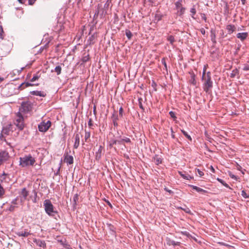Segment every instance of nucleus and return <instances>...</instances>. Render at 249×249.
<instances>
[{"instance_id":"nucleus-1","label":"nucleus","mask_w":249,"mask_h":249,"mask_svg":"<svg viewBox=\"0 0 249 249\" xmlns=\"http://www.w3.org/2000/svg\"><path fill=\"white\" fill-rule=\"evenodd\" d=\"M35 162V159L31 154H28L20 157L19 165L22 167H27L33 166Z\"/></svg>"},{"instance_id":"nucleus-2","label":"nucleus","mask_w":249,"mask_h":249,"mask_svg":"<svg viewBox=\"0 0 249 249\" xmlns=\"http://www.w3.org/2000/svg\"><path fill=\"white\" fill-rule=\"evenodd\" d=\"M43 205L44 207L45 212L49 216H53L54 213H56L54 210V207L50 200L46 199L44 200Z\"/></svg>"},{"instance_id":"nucleus-3","label":"nucleus","mask_w":249,"mask_h":249,"mask_svg":"<svg viewBox=\"0 0 249 249\" xmlns=\"http://www.w3.org/2000/svg\"><path fill=\"white\" fill-rule=\"evenodd\" d=\"M14 124L19 130L23 129L24 126L23 123V117L20 112H18L17 114Z\"/></svg>"},{"instance_id":"nucleus-4","label":"nucleus","mask_w":249,"mask_h":249,"mask_svg":"<svg viewBox=\"0 0 249 249\" xmlns=\"http://www.w3.org/2000/svg\"><path fill=\"white\" fill-rule=\"evenodd\" d=\"M33 107V103L30 101L23 102L21 104L19 110L21 112L28 113L31 111Z\"/></svg>"},{"instance_id":"nucleus-5","label":"nucleus","mask_w":249,"mask_h":249,"mask_svg":"<svg viewBox=\"0 0 249 249\" xmlns=\"http://www.w3.org/2000/svg\"><path fill=\"white\" fill-rule=\"evenodd\" d=\"M51 122L49 120L45 122L44 121L41 122L38 125V130L42 132L47 131L51 125Z\"/></svg>"},{"instance_id":"nucleus-6","label":"nucleus","mask_w":249,"mask_h":249,"mask_svg":"<svg viewBox=\"0 0 249 249\" xmlns=\"http://www.w3.org/2000/svg\"><path fill=\"white\" fill-rule=\"evenodd\" d=\"M8 153L4 150L0 149V166L9 159Z\"/></svg>"},{"instance_id":"nucleus-7","label":"nucleus","mask_w":249,"mask_h":249,"mask_svg":"<svg viewBox=\"0 0 249 249\" xmlns=\"http://www.w3.org/2000/svg\"><path fill=\"white\" fill-rule=\"evenodd\" d=\"M182 0H178L175 3L176 8L177 9L178 13L179 16L183 15L186 10L185 7H182Z\"/></svg>"},{"instance_id":"nucleus-8","label":"nucleus","mask_w":249,"mask_h":249,"mask_svg":"<svg viewBox=\"0 0 249 249\" xmlns=\"http://www.w3.org/2000/svg\"><path fill=\"white\" fill-rule=\"evenodd\" d=\"M213 87V82L211 77H206L203 85V89L204 91L208 92L209 90Z\"/></svg>"},{"instance_id":"nucleus-9","label":"nucleus","mask_w":249,"mask_h":249,"mask_svg":"<svg viewBox=\"0 0 249 249\" xmlns=\"http://www.w3.org/2000/svg\"><path fill=\"white\" fill-rule=\"evenodd\" d=\"M33 241L37 246L41 248L45 249L46 247V243L44 240H41L39 239H34Z\"/></svg>"},{"instance_id":"nucleus-10","label":"nucleus","mask_w":249,"mask_h":249,"mask_svg":"<svg viewBox=\"0 0 249 249\" xmlns=\"http://www.w3.org/2000/svg\"><path fill=\"white\" fill-rule=\"evenodd\" d=\"M64 161L68 164H71L73 162V158L72 156L67 154L65 155Z\"/></svg>"},{"instance_id":"nucleus-11","label":"nucleus","mask_w":249,"mask_h":249,"mask_svg":"<svg viewBox=\"0 0 249 249\" xmlns=\"http://www.w3.org/2000/svg\"><path fill=\"white\" fill-rule=\"evenodd\" d=\"M248 36V33L247 32L239 33L236 35V37L242 41L245 40Z\"/></svg>"},{"instance_id":"nucleus-12","label":"nucleus","mask_w":249,"mask_h":249,"mask_svg":"<svg viewBox=\"0 0 249 249\" xmlns=\"http://www.w3.org/2000/svg\"><path fill=\"white\" fill-rule=\"evenodd\" d=\"M102 146L100 145L99 146L98 150L95 152V159L96 160L99 161L102 157Z\"/></svg>"},{"instance_id":"nucleus-13","label":"nucleus","mask_w":249,"mask_h":249,"mask_svg":"<svg viewBox=\"0 0 249 249\" xmlns=\"http://www.w3.org/2000/svg\"><path fill=\"white\" fill-rule=\"evenodd\" d=\"M178 173L179 174V175L185 179L191 180L193 179L194 178L193 176H190L188 174H184L182 171H178Z\"/></svg>"},{"instance_id":"nucleus-14","label":"nucleus","mask_w":249,"mask_h":249,"mask_svg":"<svg viewBox=\"0 0 249 249\" xmlns=\"http://www.w3.org/2000/svg\"><path fill=\"white\" fill-rule=\"evenodd\" d=\"M31 94L36 96H38L40 97H45L46 95V93L42 91L34 90L31 91Z\"/></svg>"},{"instance_id":"nucleus-15","label":"nucleus","mask_w":249,"mask_h":249,"mask_svg":"<svg viewBox=\"0 0 249 249\" xmlns=\"http://www.w3.org/2000/svg\"><path fill=\"white\" fill-rule=\"evenodd\" d=\"M16 234L18 236H23L24 237H27L30 234V232H28L26 230L24 231L16 232Z\"/></svg>"},{"instance_id":"nucleus-16","label":"nucleus","mask_w":249,"mask_h":249,"mask_svg":"<svg viewBox=\"0 0 249 249\" xmlns=\"http://www.w3.org/2000/svg\"><path fill=\"white\" fill-rule=\"evenodd\" d=\"M80 144V136L78 134H76L75 135V141L73 145L74 148L76 149L78 148Z\"/></svg>"},{"instance_id":"nucleus-17","label":"nucleus","mask_w":249,"mask_h":249,"mask_svg":"<svg viewBox=\"0 0 249 249\" xmlns=\"http://www.w3.org/2000/svg\"><path fill=\"white\" fill-rule=\"evenodd\" d=\"M189 186H190L193 189L195 190L196 191L199 193H201L203 194L206 193L207 192L206 190H205L201 188H199L198 187H197L195 185H189Z\"/></svg>"},{"instance_id":"nucleus-18","label":"nucleus","mask_w":249,"mask_h":249,"mask_svg":"<svg viewBox=\"0 0 249 249\" xmlns=\"http://www.w3.org/2000/svg\"><path fill=\"white\" fill-rule=\"evenodd\" d=\"M226 29L228 31V34H231L236 29V27L234 25L230 24L227 26Z\"/></svg>"},{"instance_id":"nucleus-19","label":"nucleus","mask_w":249,"mask_h":249,"mask_svg":"<svg viewBox=\"0 0 249 249\" xmlns=\"http://www.w3.org/2000/svg\"><path fill=\"white\" fill-rule=\"evenodd\" d=\"M9 132H10V128L9 127H7V126L4 127H3V128L2 129L0 136L2 137L3 134L7 135L9 134Z\"/></svg>"},{"instance_id":"nucleus-20","label":"nucleus","mask_w":249,"mask_h":249,"mask_svg":"<svg viewBox=\"0 0 249 249\" xmlns=\"http://www.w3.org/2000/svg\"><path fill=\"white\" fill-rule=\"evenodd\" d=\"M115 144H117V140L112 139L108 142V146L109 148L113 147V145Z\"/></svg>"},{"instance_id":"nucleus-21","label":"nucleus","mask_w":249,"mask_h":249,"mask_svg":"<svg viewBox=\"0 0 249 249\" xmlns=\"http://www.w3.org/2000/svg\"><path fill=\"white\" fill-rule=\"evenodd\" d=\"M21 194L24 199H26L28 196V192L26 190L25 188H24L22 189Z\"/></svg>"},{"instance_id":"nucleus-22","label":"nucleus","mask_w":249,"mask_h":249,"mask_svg":"<svg viewBox=\"0 0 249 249\" xmlns=\"http://www.w3.org/2000/svg\"><path fill=\"white\" fill-rule=\"evenodd\" d=\"M167 244L169 245H173L174 246H179L180 244V242H176L175 241H173V240H169Z\"/></svg>"},{"instance_id":"nucleus-23","label":"nucleus","mask_w":249,"mask_h":249,"mask_svg":"<svg viewBox=\"0 0 249 249\" xmlns=\"http://www.w3.org/2000/svg\"><path fill=\"white\" fill-rule=\"evenodd\" d=\"M190 12L191 13V17L192 18H193L194 19H195L196 18L194 17V16L196 15V8H195V6L194 5L190 9Z\"/></svg>"},{"instance_id":"nucleus-24","label":"nucleus","mask_w":249,"mask_h":249,"mask_svg":"<svg viewBox=\"0 0 249 249\" xmlns=\"http://www.w3.org/2000/svg\"><path fill=\"white\" fill-rule=\"evenodd\" d=\"M211 40L213 43H216V36L215 34L212 30L211 31Z\"/></svg>"},{"instance_id":"nucleus-25","label":"nucleus","mask_w":249,"mask_h":249,"mask_svg":"<svg viewBox=\"0 0 249 249\" xmlns=\"http://www.w3.org/2000/svg\"><path fill=\"white\" fill-rule=\"evenodd\" d=\"M162 16L160 14H156L155 16V21L158 22L162 18Z\"/></svg>"},{"instance_id":"nucleus-26","label":"nucleus","mask_w":249,"mask_h":249,"mask_svg":"<svg viewBox=\"0 0 249 249\" xmlns=\"http://www.w3.org/2000/svg\"><path fill=\"white\" fill-rule=\"evenodd\" d=\"M238 74V70L237 69H235L233 70H232L231 73V77L233 78V77H235Z\"/></svg>"},{"instance_id":"nucleus-27","label":"nucleus","mask_w":249,"mask_h":249,"mask_svg":"<svg viewBox=\"0 0 249 249\" xmlns=\"http://www.w3.org/2000/svg\"><path fill=\"white\" fill-rule=\"evenodd\" d=\"M167 40L170 42V43L173 45L174 42H175V39L173 36H169L167 37Z\"/></svg>"},{"instance_id":"nucleus-28","label":"nucleus","mask_w":249,"mask_h":249,"mask_svg":"<svg viewBox=\"0 0 249 249\" xmlns=\"http://www.w3.org/2000/svg\"><path fill=\"white\" fill-rule=\"evenodd\" d=\"M125 35L128 39H130L131 37L132 36V33L128 30H126L125 31Z\"/></svg>"},{"instance_id":"nucleus-29","label":"nucleus","mask_w":249,"mask_h":249,"mask_svg":"<svg viewBox=\"0 0 249 249\" xmlns=\"http://www.w3.org/2000/svg\"><path fill=\"white\" fill-rule=\"evenodd\" d=\"M54 71L56 72L57 75L60 74L61 72V67L60 66L55 67Z\"/></svg>"},{"instance_id":"nucleus-30","label":"nucleus","mask_w":249,"mask_h":249,"mask_svg":"<svg viewBox=\"0 0 249 249\" xmlns=\"http://www.w3.org/2000/svg\"><path fill=\"white\" fill-rule=\"evenodd\" d=\"M181 132L188 140H189L190 141H192L191 137L188 134L187 132H186L184 130H181Z\"/></svg>"},{"instance_id":"nucleus-31","label":"nucleus","mask_w":249,"mask_h":249,"mask_svg":"<svg viewBox=\"0 0 249 249\" xmlns=\"http://www.w3.org/2000/svg\"><path fill=\"white\" fill-rule=\"evenodd\" d=\"M34 85V84H31V83H29V82H24V83H22L20 85V87L25 86V87H28L29 86H32Z\"/></svg>"},{"instance_id":"nucleus-32","label":"nucleus","mask_w":249,"mask_h":249,"mask_svg":"<svg viewBox=\"0 0 249 249\" xmlns=\"http://www.w3.org/2000/svg\"><path fill=\"white\" fill-rule=\"evenodd\" d=\"M78 198H79V197H78V196L77 194H75L74 195L73 197V201L74 205H76L77 201H78Z\"/></svg>"},{"instance_id":"nucleus-33","label":"nucleus","mask_w":249,"mask_h":249,"mask_svg":"<svg viewBox=\"0 0 249 249\" xmlns=\"http://www.w3.org/2000/svg\"><path fill=\"white\" fill-rule=\"evenodd\" d=\"M241 196L245 198L249 197V195H248L244 190L241 191Z\"/></svg>"},{"instance_id":"nucleus-34","label":"nucleus","mask_w":249,"mask_h":249,"mask_svg":"<svg viewBox=\"0 0 249 249\" xmlns=\"http://www.w3.org/2000/svg\"><path fill=\"white\" fill-rule=\"evenodd\" d=\"M112 121H117L118 120V116L117 113H113L112 115Z\"/></svg>"},{"instance_id":"nucleus-35","label":"nucleus","mask_w":249,"mask_h":249,"mask_svg":"<svg viewBox=\"0 0 249 249\" xmlns=\"http://www.w3.org/2000/svg\"><path fill=\"white\" fill-rule=\"evenodd\" d=\"M120 139L117 140V144L119 145H123L124 146V144L123 142V139L120 137Z\"/></svg>"},{"instance_id":"nucleus-36","label":"nucleus","mask_w":249,"mask_h":249,"mask_svg":"<svg viewBox=\"0 0 249 249\" xmlns=\"http://www.w3.org/2000/svg\"><path fill=\"white\" fill-rule=\"evenodd\" d=\"M4 194V190L3 187L0 184V198L2 197L3 195Z\"/></svg>"},{"instance_id":"nucleus-37","label":"nucleus","mask_w":249,"mask_h":249,"mask_svg":"<svg viewBox=\"0 0 249 249\" xmlns=\"http://www.w3.org/2000/svg\"><path fill=\"white\" fill-rule=\"evenodd\" d=\"M3 28L1 25H0V38L3 39Z\"/></svg>"},{"instance_id":"nucleus-38","label":"nucleus","mask_w":249,"mask_h":249,"mask_svg":"<svg viewBox=\"0 0 249 249\" xmlns=\"http://www.w3.org/2000/svg\"><path fill=\"white\" fill-rule=\"evenodd\" d=\"M122 139H123L124 143L125 142H126V143H130L131 142V140L128 138L124 137V138H122Z\"/></svg>"},{"instance_id":"nucleus-39","label":"nucleus","mask_w":249,"mask_h":249,"mask_svg":"<svg viewBox=\"0 0 249 249\" xmlns=\"http://www.w3.org/2000/svg\"><path fill=\"white\" fill-rule=\"evenodd\" d=\"M161 63L164 65L165 70L166 71H167V64H166V61H165V59L164 58H163L161 59Z\"/></svg>"},{"instance_id":"nucleus-40","label":"nucleus","mask_w":249,"mask_h":249,"mask_svg":"<svg viewBox=\"0 0 249 249\" xmlns=\"http://www.w3.org/2000/svg\"><path fill=\"white\" fill-rule=\"evenodd\" d=\"M90 136V132H87V131H85V139L86 141H87V140L89 138Z\"/></svg>"},{"instance_id":"nucleus-41","label":"nucleus","mask_w":249,"mask_h":249,"mask_svg":"<svg viewBox=\"0 0 249 249\" xmlns=\"http://www.w3.org/2000/svg\"><path fill=\"white\" fill-rule=\"evenodd\" d=\"M39 77V76L38 75H37L36 74L35 75H34V76L31 79V82H34V81L38 80Z\"/></svg>"},{"instance_id":"nucleus-42","label":"nucleus","mask_w":249,"mask_h":249,"mask_svg":"<svg viewBox=\"0 0 249 249\" xmlns=\"http://www.w3.org/2000/svg\"><path fill=\"white\" fill-rule=\"evenodd\" d=\"M155 163L156 164L158 165L161 162V160L160 158H155Z\"/></svg>"},{"instance_id":"nucleus-43","label":"nucleus","mask_w":249,"mask_h":249,"mask_svg":"<svg viewBox=\"0 0 249 249\" xmlns=\"http://www.w3.org/2000/svg\"><path fill=\"white\" fill-rule=\"evenodd\" d=\"M169 114L171 118H174V119L176 118V116L175 115V113L174 112L171 111L169 112Z\"/></svg>"},{"instance_id":"nucleus-44","label":"nucleus","mask_w":249,"mask_h":249,"mask_svg":"<svg viewBox=\"0 0 249 249\" xmlns=\"http://www.w3.org/2000/svg\"><path fill=\"white\" fill-rule=\"evenodd\" d=\"M196 170L197 171V172L200 177H202L204 175L203 172L199 169H196Z\"/></svg>"},{"instance_id":"nucleus-45","label":"nucleus","mask_w":249,"mask_h":249,"mask_svg":"<svg viewBox=\"0 0 249 249\" xmlns=\"http://www.w3.org/2000/svg\"><path fill=\"white\" fill-rule=\"evenodd\" d=\"M206 69H207L206 66H205L204 67L203 70V73H202V79H204V76L205 75V72H206Z\"/></svg>"},{"instance_id":"nucleus-46","label":"nucleus","mask_w":249,"mask_h":249,"mask_svg":"<svg viewBox=\"0 0 249 249\" xmlns=\"http://www.w3.org/2000/svg\"><path fill=\"white\" fill-rule=\"evenodd\" d=\"M15 206L11 205L9 207V208H8V210L11 211V212H13L15 210Z\"/></svg>"},{"instance_id":"nucleus-47","label":"nucleus","mask_w":249,"mask_h":249,"mask_svg":"<svg viewBox=\"0 0 249 249\" xmlns=\"http://www.w3.org/2000/svg\"><path fill=\"white\" fill-rule=\"evenodd\" d=\"M191 83L194 85H196V81L195 80V77L194 76H193L192 77V80H191Z\"/></svg>"},{"instance_id":"nucleus-48","label":"nucleus","mask_w":249,"mask_h":249,"mask_svg":"<svg viewBox=\"0 0 249 249\" xmlns=\"http://www.w3.org/2000/svg\"><path fill=\"white\" fill-rule=\"evenodd\" d=\"M119 111L120 115L122 116H123V109L122 107H120Z\"/></svg>"},{"instance_id":"nucleus-49","label":"nucleus","mask_w":249,"mask_h":249,"mask_svg":"<svg viewBox=\"0 0 249 249\" xmlns=\"http://www.w3.org/2000/svg\"><path fill=\"white\" fill-rule=\"evenodd\" d=\"M243 70L244 71H249V65H245L243 67Z\"/></svg>"},{"instance_id":"nucleus-50","label":"nucleus","mask_w":249,"mask_h":249,"mask_svg":"<svg viewBox=\"0 0 249 249\" xmlns=\"http://www.w3.org/2000/svg\"><path fill=\"white\" fill-rule=\"evenodd\" d=\"M217 179V180H218V181L220 183H221L222 185H223V184H224V183L225 182V181H224L223 179H221V178H217V179Z\"/></svg>"},{"instance_id":"nucleus-51","label":"nucleus","mask_w":249,"mask_h":249,"mask_svg":"<svg viewBox=\"0 0 249 249\" xmlns=\"http://www.w3.org/2000/svg\"><path fill=\"white\" fill-rule=\"evenodd\" d=\"M164 190H165L166 191H167V192H168V193H169V194H173V192L172 190H169V189H168V188H164Z\"/></svg>"},{"instance_id":"nucleus-52","label":"nucleus","mask_w":249,"mask_h":249,"mask_svg":"<svg viewBox=\"0 0 249 249\" xmlns=\"http://www.w3.org/2000/svg\"><path fill=\"white\" fill-rule=\"evenodd\" d=\"M28 0V3L30 5H32L36 0Z\"/></svg>"},{"instance_id":"nucleus-53","label":"nucleus","mask_w":249,"mask_h":249,"mask_svg":"<svg viewBox=\"0 0 249 249\" xmlns=\"http://www.w3.org/2000/svg\"><path fill=\"white\" fill-rule=\"evenodd\" d=\"M88 125L89 127H91L92 125V120L91 119H90L88 121Z\"/></svg>"},{"instance_id":"nucleus-54","label":"nucleus","mask_w":249,"mask_h":249,"mask_svg":"<svg viewBox=\"0 0 249 249\" xmlns=\"http://www.w3.org/2000/svg\"><path fill=\"white\" fill-rule=\"evenodd\" d=\"M18 1L21 4H24L27 0H18Z\"/></svg>"},{"instance_id":"nucleus-55","label":"nucleus","mask_w":249,"mask_h":249,"mask_svg":"<svg viewBox=\"0 0 249 249\" xmlns=\"http://www.w3.org/2000/svg\"><path fill=\"white\" fill-rule=\"evenodd\" d=\"M200 31L202 35L205 34V30L204 28L200 29Z\"/></svg>"},{"instance_id":"nucleus-56","label":"nucleus","mask_w":249,"mask_h":249,"mask_svg":"<svg viewBox=\"0 0 249 249\" xmlns=\"http://www.w3.org/2000/svg\"><path fill=\"white\" fill-rule=\"evenodd\" d=\"M223 185L225 187H226V188H229V189H231L230 188V187L229 186V185L227 183H226L225 182L224 183Z\"/></svg>"},{"instance_id":"nucleus-57","label":"nucleus","mask_w":249,"mask_h":249,"mask_svg":"<svg viewBox=\"0 0 249 249\" xmlns=\"http://www.w3.org/2000/svg\"><path fill=\"white\" fill-rule=\"evenodd\" d=\"M223 185L225 187H226V188H229V189H231L230 188V187L229 186V185L227 183H226L225 182L224 183Z\"/></svg>"},{"instance_id":"nucleus-58","label":"nucleus","mask_w":249,"mask_h":249,"mask_svg":"<svg viewBox=\"0 0 249 249\" xmlns=\"http://www.w3.org/2000/svg\"><path fill=\"white\" fill-rule=\"evenodd\" d=\"M171 133H172V135H171V136L172 137V138H175V135L174 134V132H173V129L171 128Z\"/></svg>"},{"instance_id":"nucleus-59","label":"nucleus","mask_w":249,"mask_h":249,"mask_svg":"<svg viewBox=\"0 0 249 249\" xmlns=\"http://www.w3.org/2000/svg\"><path fill=\"white\" fill-rule=\"evenodd\" d=\"M206 77H211V72L210 71L207 72Z\"/></svg>"},{"instance_id":"nucleus-60","label":"nucleus","mask_w":249,"mask_h":249,"mask_svg":"<svg viewBox=\"0 0 249 249\" xmlns=\"http://www.w3.org/2000/svg\"><path fill=\"white\" fill-rule=\"evenodd\" d=\"M113 125H114L115 126H118V123H117V121H113Z\"/></svg>"},{"instance_id":"nucleus-61","label":"nucleus","mask_w":249,"mask_h":249,"mask_svg":"<svg viewBox=\"0 0 249 249\" xmlns=\"http://www.w3.org/2000/svg\"><path fill=\"white\" fill-rule=\"evenodd\" d=\"M88 59H89L88 57H85L83 58V61L84 62H86L88 60Z\"/></svg>"},{"instance_id":"nucleus-62","label":"nucleus","mask_w":249,"mask_h":249,"mask_svg":"<svg viewBox=\"0 0 249 249\" xmlns=\"http://www.w3.org/2000/svg\"><path fill=\"white\" fill-rule=\"evenodd\" d=\"M230 177L232 178H234V179H236V177L235 175H230Z\"/></svg>"},{"instance_id":"nucleus-63","label":"nucleus","mask_w":249,"mask_h":249,"mask_svg":"<svg viewBox=\"0 0 249 249\" xmlns=\"http://www.w3.org/2000/svg\"><path fill=\"white\" fill-rule=\"evenodd\" d=\"M211 170L213 173H214V169L213 167L212 166H211Z\"/></svg>"},{"instance_id":"nucleus-64","label":"nucleus","mask_w":249,"mask_h":249,"mask_svg":"<svg viewBox=\"0 0 249 249\" xmlns=\"http://www.w3.org/2000/svg\"><path fill=\"white\" fill-rule=\"evenodd\" d=\"M182 233L184 235H187L188 232L187 231L182 232Z\"/></svg>"}]
</instances>
